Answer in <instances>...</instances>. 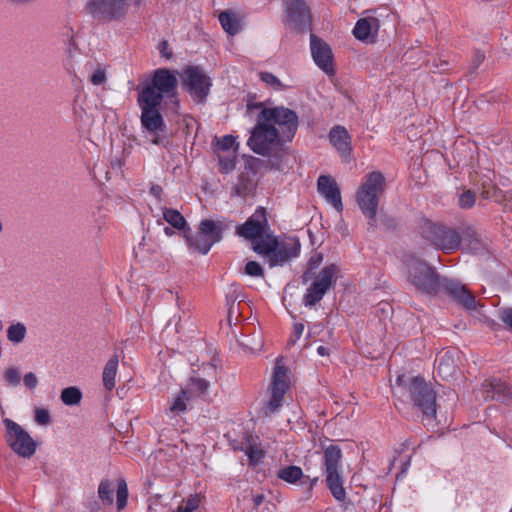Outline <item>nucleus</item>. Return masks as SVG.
Returning a JSON list of instances; mask_svg holds the SVG:
<instances>
[{"label":"nucleus","instance_id":"774afa93","mask_svg":"<svg viewBox=\"0 0 512 512\" xmlns=\"http://www.w3.org/2000/svg\"><path fill=\"white\" fill-rule=\"evenodd\" d=\"M176 300H177V305H178V307H179L180 309H182V304H181V302H180L179 296H177Z\"/></svg>","mask_w":512,"mask_h":512},{"label":"nucleus","instance_id":"aec40b11","mask_svg":"<svg viewBox=\"0 0 512 512\" xmlns=\"http://www.w3.org/2000/svg\"><path fill=\"white\" fill-rule=\"evenodd\" d=\"M301 249V244L297 238H288L285 241L279 242L277 248L273 252V255L267 262L271 268L283 265L292 258H295L299 255Z\"/></svg>","mask_w":512,"mask_h":512},{"label":"nucleus","instance_id":"9d476101","mask_svg":"<svg viewBox=\"0 0 512 512\" xmlns=\"http://www.w3.org/2000/svg\"><path fill=\"white\" fill-rule=\"evenodd\" d=\"M181 83L193 101L204 104L212 87L211 78L200 66H185L179 74Z\"/></svg>","mask_w":512,"mask_h":512},{"label":"nucleus","instance_id":"ea45409f","mask_svg":"<svg viewBox=\"0 0 512 512\" xmlns=\"http://www.w3.org/2000/svg\"><path fill=\"white\" fill-rule=\"evenodd\" d=\"M244 273L251 277H264V269L257 261H248L245 264Z\"/></svg>","mask_w":512,"mask_h":512},{"label":"nucleus","instance_id":"a18cd8bd","mask_svg":"<svg viewBox=\"0 0 512 512\" xmlns=\"http://www.w3.org/2000/svg\"><path fill=\"white\" fill-rule=\"evenodd\" d=\"M484 59H485L484 52H482L481 50H475L472 60H471L470 67H469L470 72L471 73L476 72V70L479 68V66L483 63Z\"/></svg>","mask_w":512,"mask_h":512},{"label":"nucleus","instance_id":"f257e3e1","mask_svg":"<svg viewBox=\"0 0 512 512\" xmlns=\"http://www.w3.org/2000/svg\"><path fill=\"white\" fill-rule=\"evenodd\" d=\"M403 267L407 282L417 291L429 296L443 291L464 309L476 310L475 296L458 280L441 276L433 266L413 255L404 258Z\"/></svg>","mask_w":512,"mask_h":512},{"label":"nucleus","instance_id":"6ab92c4d","mask_svg":"<svg viewBox=\"0 0 512 512\" xmlns=\"http://www.w3.org/2000/svg\"><path fill=\"white\" fill-rule=\"evenodd\" d=\"M480 392L485 401L495 400L507 404L512 400V388L497 378L486 380Z\"/></svg>","mask_w":512,"mask_h":512},{"label":"nucleus","instance_id":"338daca9","mask_svg":"<svg viewBox=\"0 0 512 512\" xmlns=\"http://www.w3.org/2000/svg\"><path fill=\"white\" fill-rule=\"evenodd\" d=\"M318 480H319V477H313V478L311 479V484H312V486H313V485H314Z\"/></svg>","mask_w":512,"mask_h":512},{"label":"nucleus","instance_id":"cd10ccee","mask_svg":"<svg viewBox=\"0 0 512 512\" xmlns=\"http://www.w3.org/2000/svg\"><path fill=\"white\" fill-rule=\"evenodd\" d=\"M118 356L113 355L105 364L103 374H102V380L103 385L105 389L112 391L115 388V377L117 374V368H118Z\"/></svg>","mask_w":512,"mask_h":512},{"label":"nucleus","instance_id":"49530a36","mask_svg":"<svg viewBox=\"0 0 512 512\" xmlns=\"http://www.w3.org/2000/svg\"><path fill=\"white\" fill-rule=\"evenodd\" d=\"M35 421L39 425H47L51 421L50 413L46 409L37 408L35 410Z\"/></svg>","mask_w":512,"mask_h":512},{"label":"nucleus","instance_id":"4d7b16f0","mask_svg":"<svg viewBox=\"0 0 512 512\" xmlns=\"http://www.w3.org/2000/svg\"><path fill=\"white\" fill-rule=\"evenodd\" d=\"M313 276H314V270L307 267V269L301 275V282L303 284H306L308 281H310L313 278Z\"/></svg>","mask_w":512,"mask_h":512},{"label":"nucleus","instance_id":"4468645a","mask_svg":"<svg viewBox=\"0 0 512 512\" xmlns=\"http://www.w3.org/2000/svg\"><path fill=\"white\" fill-rule=\"evenodd\" d=\"M289 371L280 364H276L270 384V399L264 407L266 416L276 413L283 405L284 395L289 389Z\"/></svg>","mask_w":512,"mask_h":512},{"label":"nucleus","instance_id":"a878e982","mask_svg":"<svg viewBox=\"0 0 512 512\" xmlns=\"http://www.w3.org/2000/svg\"><path fill=\"white\" fill-rule=\"evenodd\" d=\"M255 190V183L249 173H241L233 185L231 196L246 198Z\"/></svg>","mask_w":512,"mask_h":512},{"label":"nucleus","instance_id":"de8ad7c7","mask_svg":"<svg viewBox=\"0 0 512 512\" xmlns=\"http://www.w3.org/2000/svg\"><path fill=\"white\" fill-rule=\"evenodd\" d=\"M303 331H304V324H302V323H295L293 325V331H292V334H291L290 339L288 341V344L289 345H294L300 339V337L302 336Z\"/></svg>","mask_w":512,"mask_h":512},{"label":"nucleus","instance_id":"2eb2a0df","mask_svg":"<svg viewBox=\"0 0 512 512\" xmlns=\"http://www.w3.org/2000/svg\"><path fill=\"white\" fill-rule=\"evenodd\" d=\"M87 12L99 21H113L124 17L128 10L126 0H90Z\"/></svg>","mask_w":512,"mask_h":512},{"label":"nucleus","instance_id":"b1692460","mask_svg":"<svg viewBox=\"0 0 512 512\" xmlns=\"http://www.w3.org/2000/svg\"><path fill=\"white\" fill-rule=\"evenodd\" d=\"M457 369L458 365L452 352L446 351L437 359V373L442 379L453 377Z\"/></svg>","mask_w":512,"mask_h":512},{"label":"nucleus","instance_id":"5701e85b","mask_svg":"<svg viewBox=\"0 0 512 512\" xmlns=\"http://www.w3.org/2000/svg\"><path fill=\"white\" fill-rule=\"evenodd\" d=\"M380 27V21L376 17H366L359 19L353 29V35L356 39L366 41L374 33L376 34Z\"/></svg>","mask_w":512,"mask_h":512},{"label":"nucleus","instance_id":"c03bdc74","mask_svg":"<svg viewBox=\"0 0 512 512\" xmlns=\"http://www.w3.org/2000/svg\"><path fill=\"white\" fill-rule=\"evenodd\" d=\"M498 317L507 327L512 330V307L499 309Z\"/></svg>","mask_w":512,"mask_h":512},{"label":"nucleus","instance_id":"bb28decb","mask_svg":"<svg viewBox=\"0 0 512 512\" xmlns=\"http://www.w3.org/2000/svg\"><path fill=\"white\" fill-rule=\"evenodd\" d=\"M219 22L224 31L231 36L239 33L241 29L240 19L230 10L223 11L219 14Z\"/></svg>","mask_w":512,"mask_h":512},{"label":"nucleus","instance_id":"473e14b6","mask_svg":"<svg viewBox=\"0 0 512 512\" xmlns=\"http://www.w3.org/2000/svg\"><path fill=\"white\" fill-rule=\"evenodd\" d=\"M60 398L65 405H77L82 399V392L77 387H67L62 390Z\"/></svg>","mask_w":512,"mask_h":512},{"label":"nucleus","instance_id":"58836bf2","mask_svg":"<svg viewBox=\"0 0 512 512\" xmlns=\"http://www.w3.org/2000/svg\"><path fill=\"white\" fill-rule=\"evenodd\" d=\"M462 241H465L468 243V246L474 250L479 249L480 247V240L478 238V235L476 231L471 228L467 227L463 230V233L461 234Z\"/></svg>","mask_w":512,"mask_h":512},{"label":"nucleus","instance_id":"ddd939ff","mask_svg":"<svg viewBox=\"0 0 512 512\" xmlns=\"http://www.w3.org/2000/svg\"><path fill=\"white\" fill-rule=\"evenodd\" d=\"M3 424L6 428L5 440L10 449L22 458H31L36 452L37 442L15 421L5 418Z\"/></svg>","mask_w":512,"mask_h":512},{"label":"nucleus","instance_id":"c756f323","mask_svg":"<svg viewBox=\"0 0 512 512\" xmlns=\"http://www.w3.org/2000/svg\"><path fill=\"white\" fill-rule=\"evenodd\" d=\"M114 483L109 479H103L98 486V497L104 506H111L114 502Z\"/></svg>","mask_w":512,"mask_h":512},{"label":"nucleus","instance_id":"c85d7f7f","mask_svg":"<svg viewBox=\"0 0 512 512\" xmlns=\"http://www.w3.org/2000/svg\"><path fill=\"white\" fill-rule=\"evenodd\" d=\"M276 475L279 479L290 484H295L304 476L302 469L299 466L295 465H289L280 468L276 472Z\"/></svg>","mask_w":512,"mask_h":512},{"label":"nucleus","instance_id":"e2e57ef3","mask_svg":"<svg viewBox=\"0 0 512 512\" xmlns=\"http://www.w3.org/2000/svg\"><path fill=\"white\" fill-rule=\"evenodd\" d=\"M100 509V506L97 502H94L91 506H90V511L91 512H97L98 510Z\"/></svg>","mask_w":512,"mask_h":512},{"label":"nucleus","instance_id":"20e7f679","mask_svg":"<svg viewBox=\"0 0 512 512\" xmlns=\"http://www.w3.org/2000/svg\"><path fill=\"white\" fill-rule=\"evenodd\" d=\"M246 107L248 114L252 113L253 110H261L265 120L277 128L282 140L284 142L292 141L299 125L298 115L295 111L284 106L268 108L263 102L251 101L247 103Z\"/></svg>","mask_w":512,"mask_h":512},{"label":"nucleus","instance_id":"f704fd0d","mask_svg":"<svg viewBox=\"0 0 512 512\" xmlns=\"http://www.w3.org/2000/svg\"><path fill=\"white\" fill-rule=\"evenodd\" d=\"M26 335V327L22 323L12 324L7 330V338L13 343H20Z\"/></svg>","mask_w":512,"mask_h":512},{"label":"nucleus","instance_id":"6e6552de","mask_svg":"<svg viewBox=\"0 0 512 512\" xmlns=\"http://www.w3.org/2000/svg\"><path fill=\"white\" fill-rule=\"evenodd\" d=\"M342 450L336 444L324 447L322 470L325 476V483L332 496L337 501H344L346 492L344 489V478L340 473Z\"/></svg>","mask_w":512,"mask_h":512},{"label":"nucleus","instance_id":"412c9836","mask_svg":"<svg viewBox=\"0 0 512 512\" xmlns=\"http://www.w3.org/2000/svg\"><path fill=\"white\" fill-rule=\"evenodd\" d=\"M317 190L339 213L343 211L341 192L333 177L330 175L319 176Z\"/></svg>","mask_w":512,"mask_h":512},{"label":"nucleus","instance_id":"e433bc0d","mask_svg":"<svg viewBox=\"0 0 512 512\" xmlns=\"http://www.w3.org/2000/svg\"><path fill=\"white\" fill-rule=\"evenodd\" d=\"M259 77L267 86L273 88L275 91L284 90L285 86L273 73L260 72Z\"/></svg>","mask_w":512,"mask_h":512},{"label":"nucleus","instance_id":"2f4dec72","mask_svg":"<svg viewBox=\"0 0 512 512\" xmlns=\"http://www.w3.org/2000/svg\"><path fill=\"white\" fill-rule=\"evenodd\" d=\"M190 400V393L187 389L181 391L173 399L169 411L174 415H179L186 411L187 402Z\"/></svg>","mask_w":512,"mask_h":512},{"label":"nucleus","instance_id":"f8f14e48","mask_svg":"<svg viewBox=\"0 0 512 512\" xmlns=\"http://www.w3.org/2000/svg\"><path fill=\"white\" fill-rule=\"evenodd\" d=\"M340 269L336 264L325 266L315 277L303 296L306 307H314L324 295L335 287Z\"/></svg>","mask_w":512,"mask_h":512},{"label":"nucleus","instance_id":"8fccbe9b","mask_svg":"<svg viewBox=\"0 0 512 512\" xmlns=\"http://www.w3.org/2000/svg\"><path fill=\"white\" fill-rule=\"evenodd\" d=\"M90 81L94 85H101L106 81V73L102 69H97L91 76Z\"/></svg>","mask_w":512,"mask_h":512},{"label":"nucleus","instance_id":"603ef678","mask_svg":"<svg viewBox=\"0 0 512 512\" xmlns=\"http://www.w3.org/2000/svg\"><path fill=\"white\" fill-rule=\"evenodd\" d=\"M323 261V255L321 253H316L310 257L307 263V267L311 268L312 270H316Z\"/></svg>","mask_w":512,"mask_h":512},{"label":"nucleus","instance_id":"5fc2aeb1","mask_svg":"<svg viewBox=\"0 0 512 512\" xmlns=\"http://www.w3.org/2000/svg\"><path fill=\"white\" fill-rule=\"evenodd\" d=\"M158 50L164 58L170 59L172 57V51L169 49L168 41L162 40L158 45Z\"/></svg>","mask_w":512,"mask_h":512},{"label":"nucleus","instance_id":"a211bd4d","mask_svg":"<svg viewBox=\"0 0 512 512\" xmlns=\"http://www.w3.org/2000/svg\"><path fill=\"white\" fill-rule=\"evenodd\" d=\"M310 48L315 64L327 75H334L333 53L331 47L315 34L310 35Z\"/></svg>","mask_w":512,"mask_h":512},{"label":"nucleus","instance_id":"f3484780","mask_svg":"<svg viewBox=\"0 0 512 512\" xmlns=\"http://www.w3.org/2000/svg\"><path fill=\"white\" fill-rule=\"evenodd\" d=\"M268 226L266 210L258 207L255 212L245 221L236 227V233L251 241L261 238Z\"/></svg>","mask_w":512,"mask_h":512},{"label":"nucleus","instance_id":"864d4df0","mask_svg":"<svg viewBox=\"0 0 512 512\" xmlns=\"http://www.w3.org/2000/svg\"><path fill=\"white\" fill-rule=\"evenodd\" d=\"M199 505L200 499L198 495H190L186 500L184 507L194 512V510L198 509Z\"/></svg>","mask_w":512,"mask_h":512},{"label":"nucleus","instance_id":"69168bd1","mask_svg":"<svg viewBox=\"0 0 512 512\" xmlns=\"http://www.w3.org/2000/svg\"><path fill=\"white\" fill-rule=\"evenodd\" d=\"M175 512H192V511L185 508L184 506H180L177 508V510Z\"/></svg>","mask_w":512,"mask_h":512},{"label":"nucleus","instance_id":"9b49d317","mask_svg":"<svg viewBox=\"0 0 512 512\" xmlns=\"http://www.w3.org/2000/svg\"><path fill=\"white\" fill-rule=\"evenodd\" d=\"M422 236L434 248L448 254L457 251L462 242L461 234L457 230L431 222L422 228Z\"/></svg>","mask_w":512,"mask_h":512},{"label":"nucleus","instance_id":"423d86ee","mask_svg":"<svg viewBox=\"0 0 512 512\" xmlns=\"http://www.w3.org/2000/svg\"><path fill=\"white\" fill-rule=\"evenodd\" d=\"M138 95L161 103L167 98L179 106L177 72L168 68L156 69L151 82L145 85Z\"/></svg>","mask_w":512,"mask_h":512},{"label":"nucleus","instance_id":"7c9ffc66","mask_svg":"<svg viewBox=\"0 0 512 512\" xmlns=\"http://www.w3.org/2000/svg\"><path fill=\"white\" fill-rule=\"evenodd\" d=\"M163 219L173 228L178 230H184L187 225V221L184 216L178 210L173 208H163Z\"/></svg>","mask_w":512,"mask_h":512},{"label":"nucleus","instance_id":"72a5a7b5","mask_svg":"<svg viewBox=\"0 0 512 512\" xmlns=\"http://www.w3.org/2000/svg\"><path fill=\"white\" fill-rule=\"evenodd\" d=\"M127 500H128L127 483L124 479H120L118 481L117 491H116V505H117L118 511H121L126 507Z\"/></svg>","mask_w":512,"mask_h":512},{"label":"nucleus","instance_id":"7ed1b4c3","mask_svg":"<svg viewBox=\"0 0 512 512\" xmlns=\"http://www.w3.org/2000/svg\"><path fill=\"white\" fill-rule=\"evenodd\" d=\"M386 187V180L382 172L368 173L356 192L357 204L367 218V230L374 231L377 227V208L380 198Z\"/></svg>","mask_w":512,"mask_h":512},{"label":"nucleus","instance_id":"37998d69","mask_svg":"<svg viewBox=\"0 0 512 512\" xmlns=\"http://www.w3.org/2000/svg\"><path fill=\"white\" fill-rule=\"evenodd\" d=\"M4 378L5 381L12 386H17L20 383L19 371L14 367L8 368L6 370Z\"/></svg>","mask_w":512,"mask_h":512},{"label":"nucleus","instance_id":"79ce46f5","mask_svg":"<svg viewBox=\"0 0 512 512\" xmlns=\"http://www.w3.org/2000/svg\"><path fill=\"white\" fill-rule=\"evenodd\" d=\"M221 173H229L235 167V157L218 156Z\"/></svg>","mask_w":512,"mask_h":512},{"label":"nucleus","instance_id":"0e129e2a","mask_svg":"<svg viewBox=\"0 0 512 512\" xmlns=\"http://www.w3.org/2000/svg\"><path fill=\"white\" fill-rule=\"evenodd\" d=\"M164 233L167 235V236H172L174 234V231L172 228L170 227H165L164 228Z\"/></svg>","mask_w":512,"mask_h":512},{"label":"nucleus","instance_id":"c9c22d12","mask_svg":"<svg viewBox=\"0 0 512 512\" xmlns=\"http://www.w3.org/2000/svg\"><path fill=\"white\" fill-rule=\"evenodd\" d=\"M234 449L244 451L252 463H258L264 456L261 449L250 443H246L245 446H234Z\"/></svg>","mask_w":512,"mask_h":512},{"label":"nucleus","instance_id":"4be33fe9","mask_svg":"<svg viewBox=\"0 0 512 512\" xmlns=\"http://www.w3.org/2000/svg\"><path fill=\"white\" fill-rule=\"evenodd\" d=\"M329 141L342 158L349 159L352 153L351 136L341 125L332 127L328 134Z\"/></svg>","mask_w":512,"mask_h":512},{"label":"nucleus","instance_id":"0eeeda50","mask_svg":"<svg viewBox=\"0 0 512 512\" xmlns=\"http://www.w3.org/2000/svg\"><path fill=\"white\" fill-rule=\"evenodd\" d=\"M284 143L277 128L271 125L269 121H266L265 116L263 117V112L259 110L256 124L250 131L247 146L258 155L268 156Z\"/></svg>","mask_w":512,"mask_h":512},{"label":"nucleus","instance_id":"4c0bfd02","mask_svg":"<svg viewBox=\"0 0 512 512\" xmlns=\"http://www.w3.org/2000/svg\"><path fill=\"white\" fill-rule=\"evenodd\" d=\"M476 202V194L474 191L468 189L464 190L458 199V205L462 209H470L475 205Z\"/></svg>","mask_w":512,"mask_h":512},{"label":"nucleus","instance_id":"09e8293b","mask_svg":"<svg viewBox=\"0 0 512 512\" xmlns=\"http://www.w3.org/2000/svg\"><path fill=\"white\" fill-rule=\"evenodd\" d=\"M191 386L198 391L199 393L203 394L207 391L209 387V382L206 379L203 378H192L191 379Z\"/></svg>","mask_w":512,"mask_h":512},{"label":"nucleus","instance_id":"1a4fd4ad","mask_svg":"<svg viewBox=\"0 0 512 512\" xmlns=\"http://www.w3.org/2000/svg\"><path fill=\"white\" fill-rule=\"evenodd\" d=\"M227 228L225 221L203 219L199 223L198 233L194 236L186 234L185 239L190 249L205 255L214 244L222 240L223 231Z\"/></svg>","mask_w":512,"mask_h":512},{"label":"nucleus","instance_id":"f03ea898","mask_svg":"<svg viewBox=\"0 0 512 512\" xmlns=\"http://www.w3.org/2000/svg\"><path fill=\"white\" fill-rule=\"evenodd\" d=\"M396 389L405 397L415 411L421 413V421L425 426L434 428L437 424L436 392L432 384L424 377H407L404 374L396 378Z\"/></svg>","mask_w":512,"mask_h":512},{"label":"nucleus","instance_id":"052dcab7","mask_svg":"<svg viewBox=\"0 0 512 512\" xmlns=\"http://www.w3.org/2000/svg\"><path fill=\"white\" fill-rule=\"evenodd\" d=\"M317 353L320 355V356H328L329 355V349L325 346H319L317 348Z\"/></svg>","mask_w":512,"mask_h":512},{"label":"nucleus","instance_id":"3c124183","mask_svg":"<svg viewBox=\"0 0 512 512\" xmlns=\"http://www.w3.org/2000/svg\"><path fill=\"white\" fill-rule=\"evenodd\" d=\"M23 382L29 389H34L38 385L37 376L33 372L26 373L23 377Z\"/></svg>","mask_w":512,"mask_h":512},{"label":"nucleus","instance_id":"6e6d98bb","mask_svg":"<svg viewBox=\"0 0 512 512\" xmlns=\"http://www.w3.org/2000/svg\"><path fill=\"white\" fill-rule=\"evenodd\" d=\"M265 496L262 493L253 494L251 493L250 501L253 509H258V507L264 502Z\"/></svg>","mask_w":512,"mask_h":512},{"label":"nucleus","instance_id":"680f3d73","mask_svg":"<svg viewBox=\"0 0 512 512\" xmlns=\"http://www.w3.org/2000/svg\"><path fill=\"white\" fill-rule=\"evenodd\" d=\"M36 0H10L11 3L16 5H27L35 2Z\"/></svg>","mask_w":512,"mask_h":512},{"label":"nucleus","instance_id":"39448f33","mask_svg":"<svg viewBox=\"0 0 512 512\" xmlns=\"http://www.w3.org/2000/svg\"><path fill=\"white\" fill-rule=\"evenodd\" d=\"M137 104L141 110V127L146 133L153 136L151 143L167 147L169 138L165 135L166 123L160 112L162 103L138 95Z\"/></svg>","mask_w":512,"mask_h":512},{"label":"nucleus","instance_id":"dca6fc26","mask_svg":"<svg viewBox=\"0 0 512 512\" xmlns=\"http://www.w3.org/2000/svg\"><path fill=\"white\" fill-rule=\"evenodd\" d=\"M288 23L297 31L304 33L311 27L309 7L304 0H284Z\"/></svg>","mask_w":512,"mask_h":512},{"label":"nucleus","instance_id":"393cba45","mask_svg":"<svg viewBox=\"0 0 512 512\" xmlns=\"http://www.w3.org/2000/svg\"><path fill=\"white\" fill-rule=\"evenodd\" d=\"M278 239L270 234H264L261 238L252 241V248L258 255L265 256L268 259L273 255L277 248Z\"/></svg>","mask_w":512,"mask_h":512},{"label":"nucleus","instance_id":"a19ab883","mask_svg":"<svg viewBox=\"0 0 512 512\" xmlns=\"http://www.w3.org/2000/svg\"><path fill=\"white\" fill-rule=\"evenodd\" d=\"M236 144V139L232 135H225L220 139H217L216 146L218 150L228 151Z\"/></svg>","mask_w":512,"mask_h":512},{"label":"nucleus","instance_id":"13d9d810","mask_svg":"<svg viewBox=\"0 0 512 512\" xmlns=\"http://www.w3.org/2000/svg\"><path fill=\"white\" fill-rule=\"evenodd\" d=\"M162 192H163V189L160 185L154 184L150 188V194L157 199L161 198Z\"/></svg>","mask_w":512,"mask_h":512},{"label":"nucleus","instance_id":"bf43d9fd","mask_svg":"<svg viewBox=\"0 0 512 512\" xmlns=\"http://www.w3.org/2000/svg\"><path fill=\"white\" fill-rule=\"evenodd\" d=\"M485 323L492 331L496 332L501 329V325L493 319L486 318Z\"/></svg>","mask_w":512,"mask_h":512}]
</instances>
